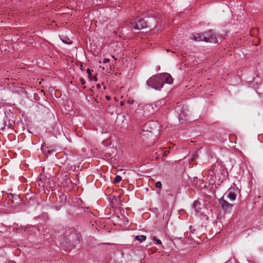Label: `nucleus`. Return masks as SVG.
I'll list each match as a JSON object with an SVG mask.
<instances>
[{"instance_id":"obj_1","label":"nucleus","mask_w":263,"mask_h":263,"mask_svg":"<svg viewBox=\"0 0 263 263\" xmlns=\"http://www.w3.org/2000/svg\"><path fill=\"white\" fill-rule=\"evenodd\" d=\"M194 39L197 42L201 41L210 43H216L217 42L215 35L211 30L201 34H198L196 36L194 37Z\"/></svg>"},{"instance_id":"obj_2","label":"nucleus","mask_w":263,"mask_h":263,"mask_svg":"<svg viewBox=\"0 0 263 263\" xmlns=\"http://www.w3.org/2000/svg\"><path fill=\"white\" fill-rule=\"evenodd\" d=\"M147 84L156 90H160L163 87V82L161 81L160 74L151 77L147 81Z\"/></svg>"},{"instance_id":"obj_3","label":"nucleus","mask_w":263,"mask_h":263,"mask_svg":"<svg viewBox=\"0 0 263 263\" xmlns=\"http://www.w3.org/2000/svg\"><path fill=\"white\" fill-rule=\"evenodd\" d=\"M160 127L159 123L156 121H149L146 123L143 129V132H148L151 133H159Z\"/></svg>"},{"instance_id":"obj_4","label":"nucleus","mask_w":263,"mask_h":263,"mask_svg":"<svg viewBox=\"0 0 263 263\" xmlns=\"http://www.w3.org/2000/svg\"><path fill=\"white\" fill-rule=\"evenodd\" d=\"M219 202L221 205L222 210L225 213H230L231 212L233 207V204L224 200L223 197L219 199Z\"/></svg>"},{"instance_id":"obj_5","label":"nucleus","mask_w":263,"mask_h":263,"mask_svg":"<svg viewBox=\"0 0 263 263\" xmlns=\"http://www.w3.org/2000/svg\"><path fill=\"white\" fill-rule=\"evenodd\" d=\"M134 24L135 25H133V28L136 30H141L147 27L146 22L143 19H140Z\"/></svg>"},{"instance_id":"obj_6","label":"nucleus","mask_w":263,"mask_h":263,"mask_svg":"<svg viewBox=\"0 0 263 263\" xmlns=\"http://www.w3.org/2000/svg\"><path fill=\"white\" fill-rule=\"evenodd\" d=\"M160 76L161 81L163 82V85L164 83H167L168 84H171L173 83V80L170 74L164 73L160 74Z\"/></svg>"},{"instance_id":"obj_7","label":"nucleus","mask_w":263,"mask_h":263,"mask_svg":"<svg viewBox=\"0 0 263 263\" xmlns=\"http://www.w3.org/2000/svg\"><path fill=\"white\" fill-rule=\"evenodd\" d=\"M55 185V182L52 180L51 181H47L44 183V184L42 185L45 186L47 187V189L49 188L50 189H52L53 187H54Z\"/></svg>"},{"instance_id":"obj_8","label":"nucleus","mask_w":263,"mask_h":263,"mask_svg":"<svg viewBox=\"0 0 263 263\" xmlns=\"http://www.w3.org/2000/svg\"><path fill=\"white\" fill-rule=\"evenodd\" d=\"M200 205V202L198 200H195L193 202V206L195 209V211L196 213H199L198 208H197L199 205Z\"/></svg>"},{"instance_id":"obj_9","label":"nucleus","mask_w":263,"mask_h":263,"mask_svg":"<svg viewBox=\"0 0 263 263\" xmlns=\"http://www.w3.org/2000/svg\"><path fill=\"white\" fill-rule=\"evenodd\" d=\"M228 198L231 201H234L236 198V195L233 192H229L228 195Z\"/></svg>"},{"instance_id":"obj_10","label":"nucleus","mask_w":263,"mask_h":263,"mask_svg":"<svg viewBox=\"0 0 263 263\" xmlns=\"http://www.w3.org/2000/svg\"><path fill=\"white\" fill-rule=\"evenodd\" d=\"M146 237L145 235H139L135 236V239L139 241L140 242L144 241L146 239Z\"/></svg>"},{"instance_id":"obj_11","label":"nucleus","mask_w":263,"mask_h":263,"mask_svg":"<svg viewBox=\"0 0 263 263\" xmlns=\"http://www.w3.org/2000/svg\"><path fill=\"white\" fill-rule=\"evenodd\" d=\"M122 180V178L121 176L118 175V176H116L114 180V183H118L119 182H120Z\"/></svg>"},{"instance_id":"obj_12","label":"nucleus","mask_w":263,"mask_h":263,"mask_svg":"<svg viewBox=\"0 0 263 263\" xmlns=\"http://www.w3.org/2000/svg\"><path fill=\"white\" fill-rule=\"evenodd\" d=\"M164 104H165V101L164 100H161L157 102L155 105L157 107H159V106L163 105Z\"/></svg>"},{"instance_id":"obj_13","label":"nucleus","mask_w":263,"mask_h":263,"mask_svg":"<svg viewBox=\"0 0 263 263\" xmlns=\"http://www.w3.org/2000/svg\"><path fill=\"white\" fill-rule=\"evenodd\" d=\"M62 42L67 44H71L72 43V41L70 40L68 38H66L65 39H61Z\"/></svg>"},{"instance_id":"obj_14","label":"nucleus","mask_w":263,"mask_h":263,"mask_svg":"<svg viewBox=\"0 0 263 263\" xmlns=\"http://www.w3.org/2000/svg\"><path fill=\"white\" fill-rule=\"evenodd\" d=\"M162 186V183L161 182V181H157L156 183V187L157 188H161Z\"/></svg>"},{"instance_id":"obj_15","label":"nucleus","mask_w":263,"mask_h":263,"mask_svg":"<svg viewBox=\"0 0 263 263\" xmlns=\"http://www.w3.org/2000/svg\"><path fill=\"white\" fill-rule=\"evenodd\" d=\"M154 239L156 241V244L158 245H160L162 244V242L161 240L156 239L155 237L154 238Z\"/></svg>"},{"instance_id":"obj_16","label":"nucleus","mask_w":263,"mask_h":263,"mask_svg":"<svg viewBox=\"0 0 263 263\" xmlns=\"http://www.w3.org/2000/svg\"><path fill=\"white\" fill-rule=\"evenodd\" d=\"M87 73L88 74L89 78H90V77H91V70L89 68L87 69Z\"/></svg>"},{"instance_id":"obj_17","label":"nucleus","mask_w":263,"mask_h":263,"mask_svg":"<svg viewBox=\"0 0 263 263\" xmlns=\"http://www.w3.org/2000/svg\"><path fill=\"white\" fill-rule=\"evenodd\" d=\"M109 61H110V60L109 59L106 58V59H104L103 62V63L106 64V63H109Z\"/></svg>"},{"instance_id":"obj_18","label":"nucleus","mask_w":263,"mask_h":263,"mask_svg":"<svg viewBox=\"0 0 263 263\" xmlns=\"http://www.w3.org/2000/svg\"><path fill=\"white\" fill-rule=\"evenodd\" d=\"M60 198H62V200H65L66 199V196L65 195H60Z\"/></svg>"},{"instance_id":"obj_19","label":"nucleus","mask_w":263,"mask_h":263,"mask_svg":"<svg viewBox=\"0 0 263 263\" xmlns=\"http://www.w3.org/2000/svg\"><path fill=\"white\" fill-rule=\"evenodd\" d=\"M4 114H5V117L4 118V125H6V120L5 119V118H7L6 112L5 111Z\"/></svg>"},{"instance_id":"obj_20","label":"nucleus","mask_w":263,"mask_h":263,"mask_svg":"<svg viewBox=\"0 0 263 263\" xmlns=\"http://www.w3.org/2000/svg\"><path fill=\"white\" fill-rule=\"evenodd\" d=\"M91 80H93L95 81H97V78L96 76H95L93 78H91V77H90V78H89Z\"/></svg>"},{"instance_id":"obj_21","label":"nucleus","mask_w":263,"mask_h":263,"mask_svg":"<svg viewBox=\"0 0 263 263\" xmlns=\"http://www.w3.org/2000/svg\"><path fill=\"white\" fill-rule=\"evenodd\" d=\"M190 229L191 230V232L192 233H194V232L195 231V230H194H194H193V229H192V226H190Z\"/></svg>"},{"instance_id":"obj_22","label":"nucleus","mask_w":263,"mask_h":263,"mask_svg":"<svg viewBox=\"0 0 263 263\" xmlns=\"http://www.w3.org/2000/svg\"><path fill=\"white\" fill-rule=\"evenodd\" d=\"M106 99H107V100H109V99H110V98H109V97L107 96V97H106Z\"/></svg>"},{"instance_id":"obj_23","label":"nucleus","mask_w":263,"mask_h":263,"mask_svg":"<svg viewBox=\"0 0 263 263\" xmlns=\"http://www.w3.org/2000/svg\"><path fill=\"white\" fill-rule=\"evenodd\" d=\"M120 104H121V105H123V103L122 102H121Z\"/></svg>"},{"instance_id":"obj_24","label":"nucleus","mask_w":263,"mask_h":263,"mask_svg":"<svg viewBox=\"0 0 263 263\" xmlns=\"http://www.w3.org/2000/svg\"><path fill=\"white\" fill-rule=\"evenodd\" d=\"M86 209L87 210H88V209H89V207H87V208H86Z\"/></svg>"}]
</instances>
